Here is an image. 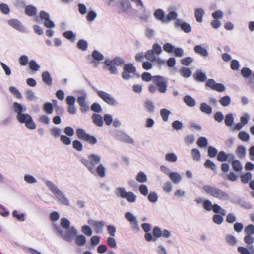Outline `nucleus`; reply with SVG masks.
Wrapping results in <instances>:
<instances>
[{
  "instance_id": "obj_27",
  "label": "nucleus",
  "mask_w": 254,
  "mask_h": 254,
  "mask_svg": "<svg viewBox=\"0 0 254 254\" xmlns=\"http://www.w3.org/2000/svg\"><path fill=\"white\" fill-rule=\"evenodd\" d=\"M169 177L174 184H178L182 180L181 175L176 172H172Z\"/></svg>"
},
{
  "instance_id": "obj_41",
  "label": "nucleus",
  "mask_w": 254,
  "mask_h": 254,
  "mask_svg": "<svg viewBox=\"0 0 254 254\" xmlns=\"http://www.w3.org/2000/svg\"><path fill=\"white\" fill-rule=\"evenodd\" d=\"M127 192L125 189L123 187H118L116 189V195L117 197L125 198Z\"/></svg>"
},
{
  "instance_id": "obj_11",
  "label": "nucleus",
  "mask_w": 254,
  "mask_h": 254,
  "mask_svg": "<svg viewBox=\"0 0 254 254\" xmlns=\"http://www.w3.org/2000/svg\"><path fill=\"white\" fill-rule=\"evenodd\" d=\"M114 137L119 141L131 144L134 143L132 138L122 131L116 130L114 133Z\"/></svg>"
},
{
  "instance_id": "obj_63",
  "label": "nucleus",
  "mask_w": 254,
  "mask_h": 254,
  "mask_svg": "<svg viewBox=\"0 0 254 254\" xmlns=\"http://www.w3.org/2000/svg\"><path fill=\"white\" fill-rule=\"evenodd\" d=\"M165 159L168 162H175L177 160V157L174 153H168L165 155Z\"/></svg>"
},
{
  "instance_id": "obj_18",
  "label": "nucleus",
  "mask_w": 254,
  "mask_h": 254,
  "mask_svg": "<svg viewBox=\"0 0 254 254\" xmlns=\"http://www.w3.org/2000/svg\"><path fill=\"white\" fill-rule=\"evenodd\" d=\"M12 109L14 112L17 114L16 116H18L22 114L25 113L26 110V107L25 106L22 105L17 102L13 103L12 105Z\"/></svg>"
},
{
  "instance_id": "obj_62",
  "label": "nucleus",
  "mask_w": 254,
  "mask_h": 254,
  "mask_svg": "<svg viewBox=\"0 0 254 254\" xmlns=\"http://www.w3.org/2000/svg\"><path fill=\"white\" fill-rule=\"evenodd\" d=\"M73 148L78 151H81L83 150V145L82 143L78 140H75L72 142Z\"/></svg>"
},
{
  "instance_id": "obj_26",
  "label": "nucleus",
  "mask_w": 254,
  "mask_h": 254,
  "mask_svg": "<svg viewBox=\"0 0 254 254\" xmlns=\"http://www.w3.org/2000/svg\"><path fill=\"white\" fill-rule=\"evenodd\" d=\"M194 50L195 53L199 54L203 57H207L208 52L206 49L202 47L201 45H196L194 48Z\"/></svg>"
},
{
  "instance_id": "obj_59",
  "label": "nucleus",
  "mask_w": 254,
  "mask_h": 254,
  "mask_svg": "<svg viewBox=\"0 0 254 254\" xmlns=\"http://www.w3.org/2000/svg\"><path fill=\"white\" fill-rule=\"evenodd\" d=\"M227 155L224 151H221L218 153L217 159L219 162H225L227 161Z\"/></svg>"
},
{
  "instance_id": "obj_3",
  "label": "nucleus",
  "mask_w": 254,
  "mask_h": 254,
  "mask_svg": "<svg viewBox=\"0 0 254 254\" xmlns=\"http://www.w3.org/2000/svg\"><path fill=\"white\" fill-rule=\"evenodd\" d=\"M45 184L51 192L55 195L57 200L62 204L68 206L69 202L64 194L52 181L46 180Z\"/></svg>"
},
{
  "instance_id": "obj_24",
  "label": "nucleus",
  "mask_w": 254,
  "mask_h": 254,
  "mask_svg": "<svg viewBox=\"0 0 254 254\" xmlns=\"http://www.w3.org/2000/svg\"><path fill=\"white\" fill-rule=\"evenodd\" d=\"M93 123L98 127H102L103 125L102 117L98 114L94 113L92 116Z\"/></svg>"
},
{
  "instance_id": "obj_64",
  "label": "nucleus",
  "mask_w": 254,
  "mask_h": 254,
  "mask_svg": "<svg viewBox=\"0 0 254 254\" xmlns=\"http://www.w3.org/2000/svg\"><path fill=\"white\" fill-rule=\"evenodd\" d=\"M244 232L246 235H252L254 234V225L249 224L246 226L244 229Z\"/></svg>"
},
{
  "instance_id": "obj_19",
  "label": "nucleus",
  "mask_w": 254,
  "mask_h": 254,
  "mask_svg": "<svg viewBox=\"0 0 254 254\" xmlns=\"http://www.w3.org/2000/svg\"><path fill=\"white\" fill-rule=\"evenodd\" d=\"M193 77L195 80L198 82H204L207 81L206 74L200 69H197L193 74Z\"/></svg>"
},
{
  "instance_id": "obj_16",
  "label": "nucleus",
  "mask_w": 254,
  "mask_h": 254,
  "mask_svg": "<svg viewBox=\"0 0 254 254\" xmlns=\"http://www.w3.org/2000/svg\"><path fill=\"white\" fill-rule=\"evenodd\" d=\"M118 3L119 4V13L126 12L131 7V3L128 0H120Z\"/></svg>"
},
{
  "instance_id": "obj_35",
  "label": "nucleus",
  "mask_w": 254,
  "mask_h": 254,
  "mask_svg": "<svg viewBox=\"0 0 254 254\" xmlns=\"http://www.w3.org/2000/svg\"><path fill=\"white\" fill-rule=\"evenodd\" d=\"M88 46V44L87 41L84 39H80L77 43V47L83 51L87 49Z\"/></svg>"
},
{
  "instance_id": "obj_23",
  "label": "nucleus",
  "mask_w": 254,
  "mask_h": 254,
  "mask_svg": "<svg viewBox=\"0 0 254 254\" xmlns=\"http://www.w3.org/2000/svg\"><path fill=\"white\" fill-rule=\"evenodd\" d=\"M154 16L156 19L161 21L162 23L166 22L165 13L163 10L161 9L156 10L154 13Z\"/></svg>"
},
{
  "instance_id": "obj_8",
  "label": "nucleus",
  "mask_w": 254,
  "mask_h": 254,
  "mask_svg": "<svg viewBox=\"0 0 254 254\" xmlns=\"http://www.w3.org/2000/svg\"><path fill=\"white\" fill-rule=\"evenodd\" d=\"M16 119L20 123L25 124L28 129L33 130L36 128V124L31 116L29 114L24 113L18 116H16Z\"/></svg>"
},
{
  "instance_id": "obj_54",
  "label": "nucleus",
  "mask_w": 254,
  "mask_h": 254,
  "mask_svg": "<svg viewBox=\"0 0 254 254\" xmlns=\"http://www.w3.org/2000/svg\"><path fill=\"white\" fill-rule=\"evenodd\" d=\"M191 155L194 161H198L200 160L201 154L197 149L194 148L191 150Z\"/></svg>"
},
{
  "instance_id": "obj_32",
  "label": "nucleus",
  "mask_w": 254,
  "mask_h": 254,
  "mask_svg": "<svg viewBox=\"0 0 254 254\" xmlns=\"http://www.w3.org/2000/svg\"><path fill=\"white\" fill-rule=\"evenodd\" d=\"M184 101L189 107H193L195 105V100L190 95H186L184 97Z\"/></svg>"
},
{
  "instance_id": "obj_7",
  "label": "nucleus",
  "mask_w": 254,
  "mask_h": 254,
  "mask_svg": "<svg viewBox=\"0 0 254 254\" xmlns=\"http://www.w3.org/2000/svg\"><path fill=\"white\" fill-rule=\"evenodd\" d=\"M133 75L136 78L140 77V74L136 72V67L131 63L127 64H124L123 67V71L122 73V77L125 80H128L133 76L130 75V74Z\"/></svg>"
},
{
  "instance_id": "obj_39",
  "label": "nucleus",
  "mask_w": 254,
  "mask_h": 254,
  "mask_svg": "<svg viewBox=\"0 0 254 254\" xmlns=\"http://www.w3.org/2000/svg\"><path fill=\"white\" fill-rule=\"evenodd\" d=\"M60 226L63 230L69 228L71 227L69 220L65 217L61 218Z\"/></svg>"
},
{
  "instance_id": "obj_51",
  "label": "nucleus",
  "mask_w": 254,
  "mask_h": 254,
  "mask_svg": "<svg viewBox=\"0 0 254 254\" xmlns=\"http://www.w3.org/2000/svg\"><path fill=\"white\" fill-rule=\"evenodd\" d=\"M227 243L231 246H235L237 243V239L232 235H228L225 237Z\"/></svg>"
},
{
  "instance_id": "obj_25",
  "label": "nucleus",
  "mask_w": 254,
  "mask_h": 254,
  "mask_svg": "<svg viewBox=\"0 0 254 254\" xmlns=\"http://www.w3.org/2000/svg\"><path fill=\"white\" fill-rule=\"evenodd\" d=\"M75 243L78 246H83L86 243V238L83 235L76 234L75 237Z\"/></svg>"
},
{
  "instance_id": "obj_2",
  "label": "nucleus",
  "mask_w": 254,
  "mask_h": 254,
  "mask_svg": "<svg viewBox=\"0 0 254 254\" xmlns=\"http://www.w3.org/2000/svg\"><path fill=\"white\" fill-rule=\"evenodd\" d=\"M202 189L206 193L214 198L224 201L230 200L229 195L227 193L214 186L206 185L203 186Z\"/></svg>"
},
{
  "instance_id": "obj_50",
  "label": "nucleus",
  "mask_w": 254,
  "mask_h": 254,
  "mask_svg": "<svg viewBox=\"0 0 254 254\" xmlns=\"http://www.w3.org/2000/svg\"><path fill=\"white\" fill-rule=\"evenodd\" d=\"M252 175L251 172H247L245 174L242 175L241 176V181L243 183H248L252 179Z\"/></svg>"
},
{
  "instance_id": "obj_52",
  "label": "nucleus",
  "mask_w": 254,
  "mask_h": 254,
  "mask_svg": "<svg viewBox=\"0 0 254 254\" xmlns=\"http://www.w3.org/2000/svg\"><path fill=\"white\" fill-rule=\"evenodd\" d=\"M24 180L28 184H35L37 182V180L34 176L28 174L24 175Z\"/></svg>"
},
{
  "instance_id": "obj_13",
  "label": "nucleus",
  "mask_w": 254,
  "mask_h": 254,
  "mask_svg": "<svg viewBox=\"0 0 254 254\" xmlns=\"http://www.w3.org/2000/svg\"><path fill=\"white\" fill-rule=\"evenodd\" d=\"M8 24L15 30L21 32L25 33L28 32V30L17 19H10L8 21Z\"/></svg>"
},
{
  "instance_id": "obj_1",
  "label": "nucleus",
  "mask_w": 254,
  "mask_h": 254,
  "mask_svg": "<svg viewBox=\"0 0 254 254\" xmlns=\"http://www.w3.org/2000/svg\"><path fill=\"white\" fill-rule=\"evenodd\" d=\"M52 226L56 235L68 242H72L77 234V230L74 226L64 230L55 223H52Z\"/></svg>"
},
{
  "instance_id": "obj_6",
  "label": "nucleus",
  "mask_w": 254,
  "mask_h": 254,
  "mask_svg": "<svg viewBox=\"0 0 254 254\" xmlns=\"http://www.w3.org/2000/svg\"><path fill=\"white\" fill-rule=\"evenodd\" d=\"M125 61L120 57H116L113 60L106 59L104 62L106 66H108V70L112 74H118V70L115 65L122 66L125 64Z\"/></svg>"
},
{
  "instance_id": "obj_42",
  "label": "nucleus",
  "mask_w": 254,
  "mask_h": 254,
  "mask_svg": "<svg viewBox=\"0 0 254 254\" xmlns=\"http://www.w3.org/2000/svg\"><path fill=\"white\" fill-rule=\"evenodd\" d=\"M234 121L233 114L229 113L227 114L225 117V124L227 126H231L233 125Z\"/></svg>"
},
{
  "instance_id": "obj_28",
  "label": "nucleus",
  "mask_w": 254,
  "mask_h": 254,
  "mask_svg": "<svg viewBox=\"0 0 254 254\" xmlns=\"http://www.w3.org/2000/svg\"><path fill=\"white\" fill-rule=\"evenodd\" d=\"M25 14L29 16H33L37 12V8L32 5H27L25 7Z\"/></svg>"
},
{
  "instance_id": "obj_60",
  "label": "nucleus",
  "mask_w": 254,
  "mask_h": 254,
  "mask_svg": "<svg viewBox=\"0 0 254 254\" xmlns=\"http://www.w3.org/2000/svg\"><path fill=\"white\" fill-rule=\"evenodd\" d=\"M238 138L241 140H242L243 141L246 142V141H248L250 139V136H249V134L247 132H246L244 131H243L239 132V133L238 134Z\"/></svg>"
},
{
  "instance_id": "obj_36",
  "label": "nucleus",
  "mask_w": 254,
  "mask_h": 254,
  "mask_svg": "<svg viewBox=\"0 0 254 254\" xmlns=\"http://www.w3.org/2000/svg\"><path fill=\"white\" fill-rule=\"evenodd\" d=\"M180 73L181 75L185 78L190 77L191 74L192 72L191 70L187 67H183L180 70Z\"/></svg>"
},
{
  "instance_id": "obj_55",
  "label": "nucleus",
  "mask_w": 254,
  "mask_h": 254,
  "mask_svg": "<svg viewBox=\"0 0 254 254\" xmlns=\"http://www.w3.org/2000/svg\"><path fill=\"white\" fill-rule=\"evenodd\" d=\"M96 172L101 177H104L105 176V168L102 164H99L96 168Z\"/></svg>"
},
{
  "instance_id": "obj_38",
  "label": "nucleus",
  "mask_w": 254,
  "mask_h": 254,
  "mask_svg": "<svg viewBox=\"0 0 254 254\" xmlns=\"http://www.w3.org/2000/svg\"><path fill=\"white\" fill-rule=\"evenodd\" d=\"M231 164L233 169L236 172H240L243 169V166L240 161L238 160H233V161L231 162Z\"/></svg>"
},
{
  "instance_id": "obj_34",
  "label": "nucleus",
  "mask_w": 254,
  "mask_h": 254,
  "mask_svg": "<svg viewBox=\"0 0 254 254\" xmlns=\"http://www.w3.org/2000/svg\"><path fill=\"white\" fill-rule=\"evenodd\" d=\"M200 110L203 113L210 114L212 113V109L211 107L206 103H202L200 105Z\"/></svg>"
},
{
  "instance_id": "obj_14",
  "label": "nucleus",
  "mask_w": 254,
  "mask_h": 254,
  "mask_svg": "<svg viewBox=\"0 0 254 254\" xmlns=\"http://www.w3.org/2000/svg\"><path fill=\"white\" fill-rule=\"evenodd\" d=\"M88 223L93 228L95 232L98 234L103 232V228L105 225V223L103 220L96 221L89 219L88 221Z\"/></svg>"
},
{
  "instance_id": "obj_44",
  "label": "nucleus",
  "mask_w": 254,
  "mask_h": 254,
  "mask_svg": "<svg viewBox=\"0 0 254 254\" xmlns=\"http://www.w3.org/2000/svg\"><path fill=\"white\" fill-rule=\"evenodd\" d=\"M231 98L229 96H225L221 98L219 102L223 106H228L231 103Z\"/></svg>"
},
{
  "instance_id": "obj_53",
  "label": "nucleus",
  "mask_w": 254,
  "mask_h": 254,
  "mask_svg": "<svg viewBox=\"0 0 254 254\" xmlns=\"http://www.w3.org/2000/svg\"><path fill=\"white\" fill-rule=\"evenodd\" d=\"M136 180L139 183H144L147 181V176L143 172H139L136 176Z\"/></svg>"
},
{
  "instance_id": "obj_4",
  "label": "nucleus",
  "mask_w": 254,
  "mask_h": 254,
  "mask_svg": "<svg viewBox=\"0 0 254 254\" xmlns=\"http://www.w3.org/2000/svg\"><path fill=\"white\" fill-rule=\"evenodd\" d=\"M101 160V157L99 155L95 154H92L88 156V159L84 158H81L80 159V161L88 168L91 173L95 174V166L100 162Z\"/></svg>"
},
{
  "instance_id": "obj_30",
  "label": "nucleus",
  "mask_w": 254,
  "mask_h": 254,
  "mask_svg": "<svg viewBox=\"0 0 254 254\" xmlns=\"http://www.w3.org/2000/svg\"><path fill=\"white\" fill-rule=\"evenodd\" d=\"M195 17L198 22L202 21V18L204 15V11L202 8H198L195 10Z\"/></svg>"
},
{
  "instance_id": "obj_22",
  "label": "nucleus",
  "mask_w": 254,
  "mask_h": 254,
  "mask_svg": "<svg viewBox=\"0 0 254 254\" xmlns=\"http://www.w3.org/2000/svg\"><path fill=\"white\" fill-rule=\"evenodd\" d=\"M42 78L43 81L48 86H51L52 84V78L48 71H44L42 73Z\"/></svg>"
},
{
  "instance_id": "obj_46",
  "label": "nucleus",
  "mask_w": 254,
  "mask_h": 254,
  "mask_svg": "<svg viewBox=\"0 0 254 254\" xmlns=\"http://www.w3.org/2000/svg\"><path fill=\"white\" fill-rule=\"evenodd\" d=\"M29 67L33 71H37L40 69V66L35 60H30L29 62Z\"/></svg>"
},
{
  "instance_id": "obj_49",
  "label": "nucleus",
  "mask_w": 254,
  "mask_h": 254,
  "mask_svg": "<svg viewBox=\"0 0 254 254\" xmlns=\"http://www.w3.org/2000/svg\"><path fill=\"white\" fill-rule=\"evenodd\" d=\"M217 149L212 146L208 147V156L210 158H214L218 154Z\"/></svg>"
},
{
  "instance_id": "obj_61",
  "label": "nucleus",
  "mask_w": 254,
  "mask_h": 254,
  "mask_svg": "<svg viewBox=\"0 0 254 254\" xmlns=\"http://www.w3.org/2000/svg\"><path fill=\"white\" fill-rule=\"evenodd\" d=\"M238 205H239L241 207L245 208V209H252V206L249 203H248L245 201V200L243 198H240L238 203Z\"/></svg>"
},
{
  "instance_id": "obj_31",
  "label": "nucleus",
  "mask_w": 254,
  "mask_h": 254,
  "mask_svg": "<svg viewBox=\"0 0 254 254\" xmlns=\"http://www.w3.org/2000/svg\"><path fill=\"white\" fill-rule=\"evenodd\" d=\"M144 57L148 61L154 62L156 61L155 54L151 50H147L144 54Z\"/></svg>"
},
{
  "instance_id": "obj_33",
  "label": "nucleus",
  "mask_w": 254,
  "mask_h": 254,
  "mask_svg": "<svg viewBox=\"0 0 254 254\" xmlns=\"http://www.w3.org/2000/svg\"><path fill=\"white\" fill-rule=\"evenodd\" d=\"M212 210L213 211L216 213L217 214L219 213L222 216H225L226 214V211L225 209L221 208V206H220L217 204H214L213 205V208H212Z\"/></svg>"
},
{
  "instance_id": "obj_17",
  "label": "nucleus",
  "mask_w": 254,
  "mask_h": 254,
  "mask_svg": "<svg viewBox=\"0 0 254 254\" xmlns=\"http://www.w3.org/2000/svg\"><path fill=\"white\" fill-rule=\"evenodd\" d=\"M175 25L176 27H180L182 30L184 31L185 33H188L191 31V26L188 23L184 22L181 19H177L175 22Z\"/></svg>"
},
{
  "instance_id": "obj_43",
  "label": "nucleus",
  "mask_w": 254,
  "mask_h": 254,
  "mask_svg": "<svg viewBox=\"0 0 254 254\" xmlns=\"http://www.w3.org/2000/svg\"><path fill=\"white\" fill-rule=\"evenodd\" d=\"M145 107L149 113H153L155 111L154 103L150 100H146L145 102Z\"/></svg>"
},
{
  "instance_id": "obj_5",
  "label": "nucleus",
  "mask_w": 254,
  "mask_h": 254,
  "mask_svg": "<svg viewBox=\"0 0 254 254\" xmlns=\"http://www.w3.org/2000/svg\"><path fill=\"white\" fill-rule=\"evenodd\" d=\"M86 80L88 81V84L97 93V95L105 102L112 106L118 104V102L112 95L105 91L99 90L94 86H93L89 81L87 79H86Z\"/></svg>"
},
{
  "instance_id": "obj_57",
  "label": "nucleus",
  "mask_w": 254,
  "mask_h": 254,
  "mask_svg": "<svg viewBox=\"0 0 254 254\" xmlns=\"http://www.w3.org/2000/svg\"><path fill=\"white\" fill-rule=\"evenodd\" d=\"M125 199H126L130 203H133L136 201V196L133 192H127Z\"/></svg>"
},
{
  "instance_id": "obj_45",
  "label": "nucleus",
  "mask_w": 254,
  "mask_h": 254,
  "mask_svg": "<svg viewBox=\"0 0 254 254\" xmlns=\"http://www.w3.org/2000/svg\"><path fill=\"white\" fill-rule=\"evenodd\" d=\"M204 166L205 168L210 169L213 171H216L217 169L216 164L210 159H207L205 161Z\"/></svg>"
},
{
  "instance_id": "obj_9",
  "label": "nucleus",
  "mask_w": 254,
  "mask_h": 254,
  "mask_svg": "<svg viewBox=\"0 0 254 254\" xmlns=\"http://www.w3.org/2000/svg\"><path fill=\"white\" fill-rule=\"evenodd\" d=\"M76 134L79 139L88 142L91 145H94L97 142V140L95 136L87 133L83 129H77L76 130Z\"/></svg>"
},
{
  "instance_id": "obj_15",
  "label": "nucleus",
  "mask_w": 254,
  "mask_h": 254,
  "mask_svg": "<svg viewBox=\"0 0 254 254\" xmlns=\"http://www.w3.org/2000/svg\"><path fill=\"white\" fill-rule=\"evenodd\" d=\"M40 17L41 19L44 20V25L47 28H54L55 25L53 21L50 19V14L44 10L40 11Z\"/></svg>"
},
{
  "instance_id": "obj_20",
  "label": "nucleus",
  "mask_w": 254,
  "mask_h": 254,
  "mask_svg": "<svg viewBox=\"0 0 254 254\" xmlns=\"http://www.w3.org/2000/svg\"><path fill=\"white\" fill-rule=\"evenodd\" d=\"M86 95L79 96L77 98V102L80 106V110L82 113H86L89 110V106L85 102Z\"/></svg>"
},
{
  "instance_id": "obj_58",
  "label": "nucleus",
  "mask_w": 254,
  "mask_h": 254,
  "mask_svg": "<svg viewBox=\"0 0 254 254\" xmlns=\"http://www.w3.org/2000/svg\"><path fill=\"white\" fill-rule=\"evenodd\" d=\"M172 127L176 130H181L183 127V125L182 122L175 120L172 124Z\"/></svg>"
},
{
  "instance_id": "obj_40",
  "label": "nucleus",
  "mask_w": 254,
  "mask_h": 254,
  "mask_svg": "<svg viewBox=\"0 0 254 254\" xmlns=\"http://www.w3.org/2000/svg\"><path fill=\"white\" fill-rule=\"evenodd\" d=\"M9 92L17 99H21L22 96L19 91L15 87L11 86L9 89Z\"/></svg>"
},
{
  "instance_id": "obj_48",
  "label": "nucleus",
  "mask_w": 254,
  "mask_h": 254,
  "mask_svg": "<svg viewBox=\"0 0 254 254\" xmlns=\"http://www.w3.org/2000/svg\"><path fill=\"white\" fill-rule=\"evenodd\" d=\"M197 144L200 148L205 147L208 144V140L205 137H200L198 139Z\"/></svg>"
},
{
  "instance_id": "obj_29",
  "label": "nucleus",
  "mask_w": 254,
  "mask_h": 254,
  "mask_svg": "<svg viewBox=\"0 0 254 254\" xmlns=\"http://www.w3.org/2000/svg\"><path fill=\"white\" fill-rule=\"evenodd\" d=\"M236 153L239 158L243 159L246 156V148L243 145H239L236 150Z\"/></svg>"
},
{
  "instance_id": "obj_47",
  "label": "nucleus",
  "mask_w": 254,
  "mask_h": 254,
  "mask_svg": "<svg viewBox=\"0 0 254 254\" xmlns=\"http://www.w3.org/2000/svg\"><path fill=\"white\" fill-rule=\"evenodd\" d=\"M43 110L48 114H52L53 111L52 104L50 102H46L43 105Z\"/></svg>"
},
{
  "instance_id": "obj_12",
  "label": "nucleus",
  "mask_w": 254,
  "mask_h": 254,
  "mask_svg": "<svg viewBox=\"0 0 254 254\" xmlns=\"http://www.w3.org/2000/svg\"><path fill=\"white\" fill-rule=\"evenodd\" d=\"M205 86L209 87L213 90L219 92L225 91L226 87L224 84L220 83H216L213 79H209L205 83Z\"/></svg>"
},
{
  "instance_id": "obj_10",
  "label": "nucleus",
  "mask_w": 254,
  "mask_h": 254,
  "mask_svg": "<svg viewBox=\"0 0 254 254\" xmlns=\"http://www.w3.org/2000/svg\"><path fill=\"white\" fill-rule=\"evenodd\" d=\"M153 83L157 87L158 90L162 93L166 92L168 87L167 79L160 75L154 76Z\"/></svg>"
},
{
  "instance_id": "obj_21",
  "label": "nucleus",
  "mask_w": 254,
  "mask_h": 254,
  "mask_svg": "<svg viewBox=\"0 0 254 254\" xmlns=\"http://www.w3.org/2000/svg\"><path fill=\"white\" fill-rule=\"evenodd\" d=\"M92 57L94 60H92L91 63L94 64L95 66H97L99 64L97 61H100L104 59L103 55L96 50L93 51Z\"/></svg>"
},
{
  "instance_id": "obj_37",
  "label": "nucleus",
  "mask_w": 254,
  "mask_h": 254,
  "mask_svg": "<svg viewBox=\"0 0 254 254\" xmlns=\"http://www.w3.org/2000/svg\"><path fill=\"white\" fill-rule=\"evenodd\" d=\"M63 36L72 42H74L76 40V34L72 31L69 30L64 32Z\"/></svg>"
},
{
  "instance_id": "obj_56",
  "label": "nucleus",
  "mask_w": 254,
  "mask_h": 254,
  "mask_svg": "<svg viewBox=\"0 0 254 254\" xmlns=\"http://www.w3.org/2000/svg\"><path fill=\"white\" fill-rule=\"evenodd\" d=\"M171 112L166 109L163 108L160 110V115L164 121H167Z\"/></svg>"
}]
</instances>
